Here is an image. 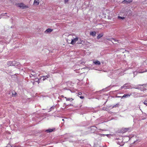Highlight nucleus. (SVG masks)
<instances>
[{
  "instance_id": "obj_1",
  "label": "nucleus",
  "mask_w": 147,
  "mask_h": 147,
  "mask_svg": "<svg viewBox=\"0 0 147 147\" xmlns=\"http://www.w3.org/2000/svg\"><path fill=\"white\" fill-rule=\"evenodd\" d=\"M16 6L19 7L20 8H22L23 9H25L28 7V6L25 5L23 3L16 4Z\"/></svg>"
},
{
  "instance_id": "obj_16",
  "label": "nucleus",
  "mask_w": 147,
  "mask_h": 147,
  "mask_svg": "<svg viewBox=\"0 0 147 147\" xmlns=\"http://www.w3.org/2000/svg\"><path fill=\"white\" fill-rule=\"evenodd\" d=\"M31 74H32V75H34V77H36V74L35 72L32 71L31 72Z\"/></svg>"
},
{
  "instance_id": "obj_33",
  "label": "nucleus",
  "mask_w": 147,
  "mask_h": 147,
  "mask_svg": "<svg viewBox=\"0 0 147 147\" xmlns=\"http://www.w3.org/2000/svg\"><path fill=\"white\" fill-rule=\"evenodd\" d=\"M4 13V14H6L7 13Z\"/></svg>"
},
{
  "instance_id": "obj_36",
  "label": "nucleus",
  "mask_w": 147,
  "mask_h": 147,
  "mask_svg": "<svg viewBox=\"0 0 147 147\" xmlns=\"http://www.w3.org/2000/svg\"><path fill=\"white\" fill-rule=\"evenodd\" d=\"M118 97H121V96H118Z\"/></svg>"
},
{
  "instance_id": "obj_9",
  "label": "nucleus",
  "mask_w": 147,
  "mask_h": 147,
  "mask_svg": "<svg viewBox=\"0 0 147 147\" xmlns=\"http://www.w3.org/2000/svg\"><path fill=\"white\" fill-rule=\"evenodd\" d=\"M93 63L96 65H99L100 64V62L98 60H96L95 61H94L93 62Z\"/></svg>"
},
{
  "instance_id": "obj_10",
  "label": "nucleus",
  "mask_w": 147,
  "mask_h": 147,
  "mask_svg": "<svg viewBox=\"0 0 147 147\" xmlns=\"http://www.w3.org/2000/svg\"><path fill=\"white\" fill-rule=\"evenodd\" d=\"M103 36V34L102 33L100 34H99L97 37V39H99L101 37H102Z\"/></svg>"
},
{
  "instance_id": "obj_15",
  "label": "nucleus",
  "mask_w": 147,
  "mask_h": 147,
  "mask_svg": "<svg viewBox=\"0 0 147 147\" xmlns=\"http://www.w3.org/2000/svg\"><path fill=\"white\" fill-rule=\"evenodd\" d=\"M7 64L9 65L10 66H12L13 65V63L11 62H8L7 63Z\"/></svg>"
},
{
  "instance_id": "obj_27",
  "label": "nucleus",
  "mask_w": 147,
  "mask_h": 147,
  "mask_svg": "<svg viewBox=\"0 0 147 147\" xmlns=\"http://www.w3.org/2000/svg\"><path fill=\"white\" fill-rule=\"evenodd\" d=\"M68 0H65V1H64L65 3H67L68 1Z\"/></svg>"
},
{
  "instance_id": "obj_30",
  "label": "nucleus",
  "mask_w": 147,
  "mask_h": 147,
  "mask_svg": "<svg viewBox=\"0 0 147 147\" xmlns=\"http://www.w3.org/2000/svg\"><path fill=\"white\" fill-rule=\"evenodd\" d=\"M96 127H92V128L91 129H94V130H96Z\"/></svg>"
},
{
  "instance_id": "obj_24",
  "label": "nucleus",
  "mask_w": 147,
  "mask_h": 147,
  "mask_svg": "<svg viewBox=\"0 0 147 147\" xmlns=\"http://www.w3.org/2000/svg\"><path fill=\"white\" fill-rule=\"evenodd\" d=\"M121 88H124L125 89H127V87H125V86H123V87H121Z\"/></svg>"
},
{
  "instance_id": "obj_8",
  "label": "nucleus",
  "mask_w": 147,
  "mask_h": 147,
  "mask_svg": "<svg viewBox=\"0 0 147 147\" xmlns=\"http://www.w3.org/2000/svg\"><path fill=\"white\" fill-rule=\"evenodd\" d=\"M131 95V94H124L122 96V98H127L129 97Z\"/></svg>"
},
{
  "instance_id": "obj_34",
  "label": "nucleus",
  "mask_w": 147,
  "mask_h": 147,
  "mask_svg": "<svg viewBox=\"0 0 147 147\" xmlns=\"http://www.w3.org/2000/svg\"><path fill=\"white\" fill-rule=\"evenodd\" d=\"M146 88H145L144 89L145 90H146Z\"/></svg>"
},
{
  "instance_id": "obj_2",
  "label": "nucleus",
  "mask_w": 147,
  "mask_h": 147,
  "mask_svg": "<svg viewBox=\"0 0 147 147\" xmlns=\"http://www.w3.org/2000/svg\"><path fill=\"white\" fill-rule=\"evenodd\" d=\"M78 40V37L76 36L75 38H74L73 39H72L71 43L72 45H74Z\"/></svg>"
},
{
  "instance_id": "obj_20",
  "label": "nucleus",
  "mask_w": 147,
  "mask_h": 147,
  "mask_svg": "<svg viewBox=\"0 0 147 147\" xmlns=\"http://www.w3.org/2000/svg\"><path fill=\"white\" fill-rule=\"evenodd\" d=\"M144 105L147 106V100H145L144 102Z\"/></svg>"
},
{
  "instance_id": "obj_17",
  "label": "nucleus",
  "mask_w": 147,
  "mask_h": 147,
  "mask_svg": "<svg viewBox=\"0 0 147 147\" xmlns=\"http://www.w3.org/2000/svg\"><path fill=\"white\" fill-rule=\"evenodd\" d=\"M78 43L81 44L82 45H84V44H85V42L83 40L81 41V42H79Z\"/></svg>"
},
{
  "instance_id": "obj_21",
  "label": "nucleus",
  "mask_w": 147,
  "mask_h": 147,
  "mask_svg": "<svg viewBox=\"0 0 147 147\" xmlns=\"http://www.w3.org/2000/svg\"><path fill=\"white\" fill-rule=\"evenodd\" d=\"M40 79H41V78H40ZM39 79H38V80H35V82H37L38 84H39Z\"/></svg>"
},
{
  "instance_id": "obj_11",
  "label": "nucleus",
  "mask_w": 147,
  "mask_h": 147,
  "mask_svg": "<svg viewBox=\"0 0 147 147\" xmlns=\"http://www.w3.org/2000/svg\"><path fill=\"white\" fill-rule=\"evenodd\" d=\"M53 30L51 29H50V28H49L48 29H47V30L45 32V33H49V32H52V31Z\"/></svg>"
},
{
  "instance_id": "obj_32",
  "label": "nucleus",
  "mask_w": 147,
  "mask_h": 147,
  "mask_svg": "<svg viewBox=\"0 0 147 147\" xmlns=\"http://www.w3.org/2000/svg\"><path fill=\"white\" fill-rule=\"evenodd\" d=\"M62 120L63 121H64V119H62Z\"/></svg>"
},
{
  "instance_id": "obj_37",
  "label": "nucleus",
  "mask_w": 147,
  "mask_h": 147,
  "mask_svg": "<svg viewBox=\"0 0 147 147\" xmlns=\"http://www.w3.org/2000/svg\"><path fill=\"white\" fill-rule=\"evenodd\" d=\"M16 94V92H15V94Z\"/></svg>"
},
{
  "instance_id": "obj_38",
  "label": "nucleus",
  "mask_w": 147,
  "mask_h": 147,
  "mask_svg": "<svg viewBox=\"0 0 147 147\" xmlns=\"http://www.w3.org/2000/svg\"><path fill=\"white\" fill-rule=\"evenodd\" d=\"M13 94V95H14V94H13H13Z\"/></svg>"
},
{
  "instance_id": "obj_18",
  "label": "nucleus",
  "mask_w": 147,
  "mask_h": 147,
  "mask_svg": "<svg viewBox=\"0 0 147 147\" xmlns=\"http://www.w3.org/2000/svg\"><path fill=\"white\" fill-rule=\"evenodd\" d=\"M30 78H32L34 77V78H35V79H36V77H34V75H32V74H31L30 75Z\"/></svg>"
},
{
  "instance_id": "obj_5",
  "label": "nucleus",
  "mask_w": 147,
  "mask_h": 147,
  "mask_svg": "<svg viewBox=\"0 0 147 147\" xmlns=\"http://www.w3.org/2000/svg\"><path fill=\"white\" fill-rule=\"evenodd\" d=\"M128 128H123L121 130V131L123 133H125L127 132L128 130Z\"/></svg>"
},
{
  "instance_id": "obj_13",
  "label": "nucleus",
  "mask_w": 147,
  "mask_h": 147,
  "mask_svg": "<svg viewBox=\"0 0 147 147\" xmlns=\"http://www.w3.org/2000/svg\"><path fill=\"white\" fill-rule=\"evenodd\" d=\"M65 98H66V100L67 101H71L73 100V99L72 98H67L66 97H65Z\"/></svg>"
},
{
  "instance_id": "obj_7",
  "label": "nucleus",
  "mask_w": 147,
  "mask_h": 147,
  "mask_svg": "<svg viewBox=\"0 0 147 147\" xmlns=\"http://www.w3.org/2000/svg\"><path fill=\"white\" fill-rule=\"evenodd\" d=\"M39 4V1L38 0H35L34 2V4L36 6H37Z\"/></svg>"
},
{
  "instance_id": "obj_22",
  "label": "nucleus",
  "mask_w": 147,
  "mask_h": 147,
  "mask_svg": "<svg viewBox=\"0 0 147 147\" xmlns=\"http://www.w3.org/2000/svg\"><path fill=\"white\" fill-rule=\"evenodd\" d=\"M112 38H107V39L108 40L111 41L112 40Z\"/></svg>"
},
{
  "instance_id": "obj_25",
  "label": "nucleus",
  "mask_w": 147,
  "mask_h": 147,
  "mask_svg": "<svg viewBox=\"0 0 147 147\" xmlns=\"http://www.w3.org/2000/svg\"><path fill=\"white\" fill-rule=\"evenodd\" d=\"M78 96H79V95H80L82 94V93H81V92H79L78 93Z\"/></svg>"
},
{
  "instance_id": "obj_39",
  "label": "nucleus",
  "mask_w": 147,
  "mask_h": 147,
  "mask_svg": "<svg viewBox=\"0 0 147 147\" xmlns=\"http://www.w3.org/2000/svg\"><path fill=\"white\" fill-rule=\"evenodd\" d=\"M62 97H63V96H62Z\"/></svg>"
},
{
  "instance_id": "obj_19",
  "label": "nucleus",
  "mask_w": 147,
  "mask_h": 147,
  "mask_svg": "<svg viewBox=\"0 0 147 147\" xmlns=\"http://www.w3.org/2000/svg\"><path fill=\"white\" fill-rule=\"evenodd\" d=\"M118 18H119V19H121L122 20H123V19H124V18H125L124 17H122L120 16H118Z\"/></svg>"
},
{
  "instance_id": "obj_28",
  "label": "nucleus",
  "mask_w": 147,
  "mask_h": 147,
  "mask_svg": "<svg viewBox=\"0 0 147 147\" xmlns=\"http://www.w3.org/2000/svg\"><path fill=\"white\" fill-rule=\"evenodd\" d=\"M118 106V105L117 104H116V105H114L113 106V107H117Z\"/></svg>"
},
{
  "instance_id": "obj_3",
  "label": "nucleus",
  "mask_w": 147,
  "mask_h": 147,
  "mask_svg": "<svg viewBox=\"0 0 147 147\" xmlns=\"http://www.w3.org/2000/svg\"><path fill=\"white\" fill-rule=\"evenodd\" d=\"M111 42L114 44H117V42H118V40L114 38H112Z\"/></svg>"
},
{
  "instance_id": "obj_4",
  "label": "nucleus",
  "mask_w": 147,
  "mask_h": 147,
  "mask_svg": "<svg viewBox=\"0 0 147 147\" xmlns=\"http://www.w3.org/2000/svg\"><path fill=\"white\" fill-rule=\"evenodd\" d=\"M50 76H49V75H47L46 76H41V78H43L42 79V80L43 81H44L45 80L47 79V78H49V77Z\"/></svg>"
},
{
  "instance_id": "obj_26",
  "label": "nucleus",
  "mask_w": 147,
  "mask_h": 147,
  "mask_svg": "<svg viewBox=\"0 0 147 147\" xmlns=\"http://www.w3.org/2000/svg\"><path fill=\"white\" fill-rule=\"evenodd\" d=\"M80 98L82 99L84 98V97L83 96H80Z\"/></svg>"
},
{
  "instance_id": "obj_35",
  "label": "nucleus",
  "mask_w": 147,
  "mask_h": 147,
  "mask_svg": "<svg viewBox=\"0 0 147 147\" xmlns=\"http://www.w3.org/2000/svg\"><path fill=\"white\" fill-rule=\"evenodd\" d=\"M32 79H33V80H34V78H32Z\"/></svg>"
},
{
  "instance_id": "obj_29",
  "label": "nucleus",
  "mask_w": 147,
  "mask_h": 147,
  "mask_svg": "<svg viewBox=\"0 0 147 147\" xmlns=\"http://www.w3.org/2000/svg\"><path fill=\"white\" fill-rule=\"evenodd\" d=\"M5 16V14L4 13H2L1 15V16Z\"/></svg>"
},
{
  "instance_id": "obj_14",
  "label": "nucleus",
  "mask_w": 147,
  "mask_h": 147,
  "mask_svg": "<svg viewBox=\"0 0 147 147\" xmlns=\"http://www.w3.org/2000/svg\"><path fill=\"white\" fill-rule=\"evenodd\" d=\"M54 130V129H49L47 130L46 131H47V132H52Z\"/></svg>"
},
{
  "instance_id": "obj_31",
  "label": "nucleus",
  "mask_w": 147,
  "mask_h": 147,
  "mask_svg": "<svg viewBox=\"0 0 147 147\" xmlns=\"http://www.w3.org/2000/svg\"><path fill=\"white\" fill-rule=\"evenodd\" d=\"M145 86H144V85L142 86V88L143 87V88H144Z\"/></svg>"
},
{
  "instance_id": "obj_12",
  "label": "nucleus",
  "mask_w": 147,
  "mask_h": 147,
  "mask_svg": "<svg viewBox=\"0 0 147 147\" xmlns=\"http://www.w3.org/2000/svg\"><path fill=\"white\" fill-rule=\"evenodd\" d=\"M90 34L93 36H96V32L94 31L91 32H90Z\"/></svg>"
},
{
  "instance_id": "obj_6",
  "label": "nucleus",
  "mask_w": 147,
  "mask_h": 147,
  "mask_svg": "<svg viewBox=\"0 0 147 147\" xmlns=\"http://www.w3.org/2000/svg\"><path fill=\"white\" fill-rule=\"evenodd\" d=\"M132 1V0H124L123 2V3H129Z\"/></svg>"
},
{
  "instance_id": "obj_23",
  "label": "nucleus",
  "mask_w": 147,
  "mask_h": 147,
  "mask_svg": "<svg viewBox=\"0 0 147 147\" xmlns=\"http://www.w3.org/2000/svg\"><path fill=\"white\" fill-rule=\"evenodd\" d=\"M101 135H102V136H104L105 135H106L108 137L109 136V134L105 135V134H101Z\"/></svg>"
},
{
  "instance_id": "obj_40",
  "label": "nucleus",
  "mask_w": 147,
  "mask_h": 147,
  "mask_svg": "<svg viewBox=\"0 0 147 147\" xmlns=\"http://www.w3.org/2000/svg\"><path fill=\"white\" fill-rule=\"evenodd\" d=\"M1 18H0V19H1Z\"/></svg>"
}]
</instances>
